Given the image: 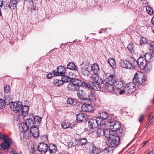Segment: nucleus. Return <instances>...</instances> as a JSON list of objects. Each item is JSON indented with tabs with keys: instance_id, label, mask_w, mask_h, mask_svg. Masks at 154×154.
Listing matches in <instances>:
<instances>
[{
	"instance_id": "10",
	"label": "nucleus",
	"mask_w": 154,
	"mask_h": 154,
	"mask_svg": "<svg viewBox=\"0 0 154 154\" xmlns=\"http://www.w3.org/2000/svg\"><path fill=\"white\" fill-rule=\"evenodd\" d=\"M125 89L126 93L129 94H131L136 90V84L133 82H129L125 86Z\"/></svg>"
},
{
	"instance_id": "55",
	"label": "nucleus",
	"mask_w": 154,
	"mask_h": 154,
	"mask_svg": "<svg viewBox=\"0 0 154 154\" xmlns=\"http://www.w3.org/2000/svg\"><path fill=\"white\" fill-rule=\"evenodd\" d=\"M7 137V136L4 134L2 133H0V139L2 140H3L5 139Z\"/></svg>"
},
{
	"instance_id": "6",
	"label": "nucleus",
	"mask_w": 154,
	"mask_h": 154,
	"mask_svg": "<svg viewBox=\"0 0 154 154\" xmlns=\"http://www.w3.org/2000/svg\"><path fill=\"white\" fill-rule=\"evenodd\" d=\"M146 81V78L143 73L137 74L136 73L133 79V82L136 85L137 83L142 85Z\"/></svg>"
},
{
	"instance_id": "2",
	"label": "nucleus",
	"mask_w": 154,
	"mask_h": 154,
	"mask_svg": "<svg viewBox=\"0 0 154 154\" xmlns=\"http://www.w3.org/2000/svg\"><path fill=\"white\" fill-rule=\"evenodd\" d=\"M120 64L121 66L123 68L132 69L136 66V60L133 58H131L129 61L122 60Z\"/></svg>"
},
{
	"instance_id": "37",
	"label": "nucleus",
	"mask_w": 154,
	"mask_h": 154,
	"mask_svg": "<svg viewBox=\"0 0 154 154\" xmlns=\"http://www.w3.org/2000/svg\"><path fill=\"white\" fill-rule=\"evenodd\" d=\"M70 125V123L69 122L64 121L62 122L61 126L62 128L66 129L69 128Z\"/></svg>"
},
{
	"instance_id": "28",
	"label": "nucleus",
	"mask_w": 154,
	"mask_h": 154,
	"mask_svg": "<svg viewBox=\"0 0 154 154\" xmlns=\"http://www.w3.org/2000/svg\"><path fill=\"white\" fill-rule=\"evenodd\" d=\"M67 81L65 80H63L62 79L61 80H59L57 79H55L54 80V84L55 85L57 86H59L60 85H63L64 82H66Z\"/></svg>"
},
{
	"instance_id": "1",
	"label": "nucleus",
	"mask_w": 154,
	"mask_h": 154,
	"mask_svg": "<svg viewBox=\"0 0 154 154\" xmlns=\"http://www.w3.org/2000/svg\"><path fill=\"white\" fill-rule=\"evenodd\" d=\"M9 105L10 108L16 113H18L19 115L23 116V117L26 116L29 110V106H23L21 102H10Z\"/></svg>"
},
{
	"instance_id": "53",
	"label": "nucleus",
	"mask_w": 154,
	"mask_h": 154,
	"mask_svg": "<svg viewBox=\"0 0 154 154\" xmlns=\"http://www.w3.org/2000/svg\"><path fill=\"white\" fill-rule=\"evenodd\" d=\"M4 92L5 93H8L10 90V88L8 85H6L4 87Z\"/></svg>"
},
{
	"instance_id": "40",
	"label": "nucleus",
	"mask_w": 154,
	"mask_h": 154,
	"mask_svg": "<svg viewBox=\"0 0 154 154\" xmlns=\"http://www.w3.org/2000/svg\"><path fill=\"white\" fill-rule=\"evenodd\" d=\"M0 146L1 149L5 152H6L9 149L10 147L6 145L4 143H1Z\"/></svg>"
},
{
	"instance_id": "50",
	"label": "nucleus",
	"mask_w": 154,
	"mask_h": 154,
	"mask_svg": "<svg viewBox=\"0 0 154 154\" xmlns=\"http://www.w3.org/2000/svg\"><path fill=\"white\" fill-rule=\"evenodd\" d=\"M148 47L150 51H152V52H154V42H152L149 43Z\"/></svg>"
},
{
	"instance_id": "51",
	"label": "nucleus",
	"mask_w": 154,
	"mask_h": 154,
	"mask_svg": "<svg viewBox=\"0 0 154 154\" xmlns=\"http://www.w3.org/2000/svg\"><path fill=\"white\" fill-rule=\"evenodd\" d=\"M115 132H116V134L118 136L121 134L123 135V134L124 133V131L122 129H121V128L119 129L116 131Z\"/></svg>"
},
{
	"instance_id": "29",
	"label": "nucleus",
	"mask_w": 154,
	"mask_h": 154,
	"mask_svg": "<svg viewBox=\"0 0 154 154\" xmlns=\"http://www.w3.org/2000/svg\"><path fill=\"white\" fill-rule=\"evenodd\" d=\"M67 87L69 90L72 91H77L79 88V86L76 85H74L70 83L68 85Z\"/></svg>"
},
{
	"instance_id": "61",
	"label": "nucleus",
	"mask_w": 154,
	"mask_h": 154,
	"mask_svg": "<svg viewBox=\"0 0 154 154\" xmlns=\"http://www.w3.org/2000/svg\"><path fill=\"white\" fill-rule=\"evenodd\" d=\"M125 92H126L125 89V90H122L119 91V94L121 95L124 94Z\"/></svg>"
},
{
	"instance_id": "5",
	"label": "nucleus",
	"mask_w": 154,
	"mask_h": 154,
	"mask_svg": "<svg viewBox=\"0 0 154 154\" xmlns=\"http://www.w3.org/2000/svg\"><path fill=\"white\" fill-rule=\"evenodd\" d=\"M120 141L119 136L114 134L108 140L107 143L112 147L116 146L119 144Z\"/></svg>"
},
{
	"instance_id": "48",
	"label": "nucleus",
	"mask_w": 154,
	"mask_h": 154,
	"mask_svg": "<svg viewBox=\"0 0 154 154\" xmlns=\"http://www.w3.org/2000/svg\"><path fill=\"white\" fill-rule=\"evenodd\" d=\"M88 103H85L83 104L81 107V109L83 111L87 112Z\"/></svg>"
},
{
	"instance_id": "58",
	"label": "nucleus",
	"mask_w": 154,
	"mask_h": 154,
	"mask_svg": "<svg viewBox=\"0 0 154 154\" xmlns=\"http://www.w3.org/2000/svg\"><path fill=\"white\" fill-rule=\"evenodd\" d=\"M144 116L143 114L141 115L140 116V118L139 119V121L140 122H141L143 121L144 119Z\"/></svg>"
},
{
	"instance_id": "21",
	"label": "nucleus",
	"mask_w": 154,
	"mask_h": 154,
	"mask_svg": "<svg viewBox=\"0 0 154 154\" xmlns=\"http://www.w3.org/2000/svg\"><path fill=\"white\" fill-rule=\"evenodd\" d=\"M87 143V140L86 138H83L77 140L75 141L76 145L79 146H83Z\"/></svg>"
},
{
	"instance_id": "9",
	"label": "nucleus",
	"mask_w": 154,
	"mask_h": 154,
	"mask_svg": "<svg viewBox=\"0 0 154 154\" xmlns=\"http://www.w3.org/2000/svg\"><path fill=\"white\" fill-rule=\"evenodd\" d=\"M107 124L109 126L110 128L113 131L119 129L120 128L121 125L120 122L117 121H112L111 120L107 121Z\"/></svg>"
},
{
	"instance_id": "41",
	"label": "nucleus",
	"mask_w": 154,
	"mask_h": 154,
	"mask_svg": "<svg viewBox=\"0 0 154 154\" xmlns=\"http://www.w3.org/2000/svg\"><path fill=\"white\" fill-rule=\"evenodd\" d=\"M67 103L68 104H69L71 105H75L77 103L76 101H75L74 100L71 98H69L67 100Z\"/></svg>"
},
{
	"instance_id": "49",
	"label": "nucleus",
	"mask_w": 154,
	"mask_h": 154,
	"mask_svg": "<svg viewBox=\"0 0 154 154\" xmlns=\"http://www.w3.org/2000/svg\"><path fill=\"white\" fill-rule=\"evenodd\" d=\"M148 43L147 40L144 37H141L140 41V43L141 45Z\"/></svg>"
},
{
	"instance_id": "25",
	"label": "nucleus",
	"mask_w": 154,
	"mask_h": 154,
	"mask_svg": "<svg viewBox=\"0 0 154 154\" xmlns=\"http://www.w3.org/2000/svg\"><path fill=\"white\" fill-rule=\"evenodd\" d=\"M77 95L79 98L82 100H88L84 97L85 93L82 90H79L77 92Z\"/></svg>"
},
{
	"instance_id": "34",
	"label": "nucleus",
	"mask_w": 154,
	"mask_h": 154,
	"mask_svg": "<svg viewBox=\"0 0 154 154\" xmlns=\"http://www.w3.org/2000/svg\"><path fill=\"white\" fill-rule=\"evenodd\" d=\"M91 98L88 100L87 112H92L94 110V108L91 106Z\"/></svg>"
},
{
	"instance_id": "38",
	"label": "nucleus",
	"mask_w": 154,
	"mask_h": 154,
	"mask_svg": "<svg viewBox=\"0 0 154 154\" xmlns=\"http://www.w3.org/2000/svg\"><path fill=\"white\" fill-rule=\"evenodd\" d=\"M92 153V154H98L100 151L99 148L96 146H93Z\"/></svg>"
},
{
	"instance_id": "4",
	"label": "nucleus",
	"mask_w": 154,
	"mask_h": 154,
	"mask_svg": "<svg viewBox=\"0 0 154 154\" xmlns=\"http://www.w3.org/2000/svg\"><path fill=\"white\" fill-rule=\"evenodd\" d=\"M81 84V85L82 87L87 90H89L91 91L93 90L99 91V85L97 84L96 85L94 83H91V82H90V84L85 82H82Z\"/></svg>"
},
{
	"instance_id": "43",
	"label": "nucleus",
	"mask_w": 154,
	"mask_h": 154,
	"mask_svg": "<svg viewBox=\"0 0 154 154\" xmlns=\"http://www.w3.org/2000/svg\"><path fill=\"white\" fill-rule=\"evenodd\" d=\"M55 70H53L51 72H50L47 75V78L48 79H50L54 76H56L55 75Z\"/></svg>"
},
{
	"instance_id": "12",
	"label": "nucleus",
	"mask_w": 154,
	"mask_h": 154,
	"mask_svg": "<svg viewBox=\"0 0 154 154\" xmlns=\"http://www.w3.org/2000/svg\"><path fill=\"white\" fill-rule=\"evenodd\" d=\"M99 117H97L96 119H91L88 122L89 128L91 129H94L96 128L98 125Z\"/></svg>"
},
{
	"instance_id": "22",
	"label": "nucleus",
	"mask_w": 154,
	"mask_h": 154,
	"mask_svg": "<svg viewBox=\"0 0 154 154\" xmlns=\"http://www.w3.org/2000/svg\"><path fill=\"white\" fill-rule=\"evenodd\" d=\"M87 116L83 113H79L76 115V120L78 121H85Z\"/></svg>"
},
{
	"instance_id": "8",
	"label": "nucleus",
	"mask_w": 154,
	"mask_h": 154,
	"mask_svg": "<svg viewBox=\"0 0 154 154\" xmlns=\"http://www.w3.org/2000/svg\"><path fill=\"white\" fill-rule=\"evenodd\" d=\"M33 121L30 119H27L25 122H22L20 125V127L22 129L23 132L28 131L29 128H31Z\"/></svg>"
},
{
	"instance_id": "63",
	"label": "nucleus",
	"mask_w": 154,
	"mask_h": 154,
	"mask_svg": "<svg viewBox=\"0 0 154 154\" xmlns=\"http://www.w3.org/2000/svg\"><path fill=\"white\" fill-rule=\"evenodd\" d=\"M148 143L147 141H144L142 144V146H144L145 144H146Z\"/></svg>"
},
{
	"instance_id": "35",
	"label": "nucleus",
	"mask_w": 154,
	"mask_h": 154,
	"mask_svg": "<svg viewBox=\"0 0 154 154\" xmlns=\"http://www.w3.org/2000/svg\"><path fill=\"white\" fill-rule=\"evenodd\" d=\"M70 83L73 84L74 85H76L79 86V85L81 82V81L77 79H72L70 80Z\"/></svg>"
},
{
	"instance_id": "60",
	"label": "nucleus",
	"mask_w": 154,
	"mask_h": 154,
	"mask_svg": "<svg viewBox=\"0 0 154 154\" xmlns=\"http://www.w3.org/2000/svg\"><path fill=\"white\" fill-rule=\"evenodd\" d=\"M44 154H54L52 152H51L50 151L48 150L46 151Z\"/></svg>"
},
{
	"instance_id": "47",
	"label": "nucleus",
	"mask_w": 154,
	"mask_h": 154,
	"mask_svg": "<svg viewBox=\"0 0 154 154\" xmlns=\"http://www.w3.org/2000/svg\"><path fill=\"white\" fill-rule=\"evenodd\" d=\"M6 102L2 99H0V108H3L5 107Z\"/></svg>"
},
{
	"instance_id": "45",
	"label": "nucleus",
	"mask_w": 154,
	"mask_h": 154,
	"mask_svg": "<svg viewBox=\"0 0 154 154\" xmlns=\"http://www.w3.org/2000/svg\"><path fill=\"white\" fill-rule=\"evenodd\" d=\"M99 119V122H98V125L103 126L105 125L106 124V122L105 121L106 119H103L100 118Z\"/></svg>"
},
{
	"instance_id": "11",
	"label": "nucleus",
	"mask_w": 154,
	"mask_h": 154,
	"mask_svg": "<svg viewBox=\"0 0 154 154\" xmlns=\"http://www.w3.org/2000/svg\"><path fill=\"white\" fill-rule=\"evenodd\" d=\"M66 67L62 66H59L57 68L56 70H55V75L56 76H62V77L67 78V76H65V72L66 71Z\"/></svg>"
},
{
	"instance_id": "44",
	"label": "nucleus",
	"mask_w": 154,
	"mask_h": 154,
	"mask_svg": "<svg viewBox=\"0 0 154 154\" xmlns=\"http://www.w3.org/2000/svg\"><path fill=\"white\" fill-rule=\"evenodd\" d=\"M4 143L8 146H10L11 145V140L8 137L3 140Z\"/></svg>"
},
{
	"instance_id": "42",
	"label": "nucleus",
	"mask_w": 154,
	"mask_h": 154,
	"mask_svg": "<svg viewBox=\"0 0 154 154\" xmlns=\"http://www.w3.org/2000/svg\"><path fill=\"white\" fill-rule=\"evenodd\" d=\"M127 48L128 50L131 52H132L134 51V44L132 42H131L128 45Z\"/></svg>"
},
{
	"instance_id": "31",
	"label": "nucleus",
	"mask_w": 154,
	"mask_h": 154,
	"mask_svg": "<svg viewBox=\"0 0 154 154\" xmlns=\"http://www.w3.org/2000/svg\"><path fill=\"white\" fill-rule=\"evenodd\" d=\"M112 84H106L105 87V90H106L108 92H111L113 91L114 88Z\"/></svg>"
},
{
	"instance_id": "20",
	"label": "nucleus",
	"mask_w": 154,
	"mask_h": 154,
	"mask_svg": "<svg viewBox=\"0 0 154 154\" xmlns=\"http://www.w3.org/2000/svg\"><path fill=\"white\" fill-rule=\"evenodd\" d=\"M100 117L103 119H111L112 118L111 116H109L108 113L105 111L100 112Z\"/></svg>"
},
{
	"instance_id": "23",
	"label": "nucleus",
	"mask_w": 154,
	"mask_h": 154,
	"mask_svg": "<svg viewBox=\"0 0 154 154\" xmlns=\"http://www.w3.org/2000/svg\"><path fill=\"white\" fill-rule=\"evenodd\" d=\"M115 76L113 75H109L108 78L106 79V81L107 84H112L114 85L115 82Z\"/></svg>"
},
{
	"instance_id": "18",
	"label": "nucleus",
	"mask_w": 154,
	"mask_h": 154,
	"mask_svg": "<svg viewBox=\"0 0 154 154\" xmlns=\"http://www.w3.org/2000/svg\"><path fill=\"white\" fill-rule=\"evenodd\" d=\"M145 59L147 62H152L154 59V52L146 53L144 56Z\"/></svg>"
},
{
	"instance_id": "32",
	"label": "nucleus",
	"mask_w": 154,
	"mask_h": 154,
	"mask_svg": "<svg viewBox=\"0 0 154 154\" xmlns=\"http://www.w3.org/2000/svg\"><path fill=\"white\" fill-rule=\"evenodd\" d=\"M48 147L49 149L48 150L54 154L55 153L57 150V146L55 144L53 143L50 144L49 145Z\"/></svg>"
},
{
	"instance_id": "59",
	"label": "nucleus",
	"mask_w": 154,
	"mask_h": 154,
	"mask_svg": "<svg viewBox=\"0 0 154 154\" xmlns=\"http://www.w3.org/2000/svg\"><path fill=\"white\" fill-rule=\"evenodd\" d=\"M31 154H41L39 151L37 150H35L33 152H32Z\"/></svg>"
},
{
	"instance_id": "7",
	"label": "nucleus",
	"mask_w": 154,
	"mask_h": 154,
	"mask_svg": "<svg viewBox=\"0 0 154 154\" xmlns=\"http://www.w3.org/2000/svg\"><path fill=\"white\" fill-rule=\"evenodd\" d=\"M92 78L94 82H91V83H94L96 85H99V90L101 87H103L104 85L103 84V81L102 79L99 75V74H94L92 77Z\"/></svg>"
},
{
	"instance_id": "19",
	"label": "nucleus",
	"mask_w": 154,
	"mask_h": 154,
	"mask_svg": "<svg viewBox=\"0 0 154 154\" xmlns=\"http://www.w3.org/2000/svg\"><path fill=\"white\" fill-rule=\"evenodd\" d=\"M116 87L118 89L121 90L124 88H125V84L121 80L115 81L114 84Z\"/></svg>"
},
{
	"instance_id": "39",
	"label": "nucleus",
	"mask_w": 154,
	"mask_h": 154,
	"mask_svg": "<svg viewBox=\"0 0 154 154\" xmlns=\"http://www.w3.org/2000/svg\"><path fill=\"white\" fill-rule=\"evenodd\" d=\"M104 129L103 128H99L97 131V134L98 137L104 135Z\"/></svg>"
},
{
	"instance_id": "17",
	"label": "nucleus",
	"mask_w": 154,
	"mask_h": 154,
	"mask_svg": "<svg viewBox=\"0 0 154 154\" xmlns=\"http://www.w3.org/2000/svg\"><path fill=\"white\" fill-rule=\"evenodd\" d=\"M38 149L40 152H45L48 149V145L45 143H41L38 146Z\"/></svg>"
},
{
	"instance_id": "30",
	"label": "nucleus",
	"mask_w": 154,
	"mask_h": 154,
	"mask_svg": "<svg viewBox=\"0 0 154 154\" xmlns=\"http://www.w3.org/2000/svg\"><path fill=\"white\" fill-rule=\"evenodd\" d=\"M108 63L111 67L113 69L116 68V64L115 60L114 59L110 58L108 60Z\"/></svg>"
},
{
	"instance_id": "24",
	"label": "nucleus",
	"mask_w": 154,
	"mask_h": 154,
	"mask_svg": "<svg viewBox=\"0 0 154 154\" xmlns=\"http://www.w3.org/2000/svg\"><path fill=\"white\" fill-rule=\"evenodd\" d=\"M67 69L73 70L78 71V67L73 62H69L67 65Z\"/></svg>"
},
{
	"instance_id": "16",
	"label": "nucleus",
	"mask_w": 154,
	"mask_h": 154,
	"mask_svg": "<svg viewBox=\"0 0 154 154\" xmlns=\"http://www.w3.org/2000/svg\"><path fill=\"white\" fill-rule=\"evenodd\" d=\"M104 135L109 139L116 134V132L113 131L110 128L104 130Z\"/></svg>"
},
{
	"instance_id": "13",
	"label": "nucleus",
	"mask_w": 154,
	"mask_h": 154,
	"mask_svg": "<svg viewBox=\"0 0 154 154\" xmlns=\"http://www.w3.org/2000/svg\"><path fill=\"white\" fill-rule=\"evenodd\" d=\"M38 126L34 125V122H33V124H32L30 128L31 132L33 137H38L39 136Z\"/></svg>"
},
{
	"instance_id": "3",
	"label": "nucleus",
	"mask_w": 154,
	"mask_h": 154,
	"mask_svg": "<svg viewBox=\"0 0 154 154\" xmlns=\"http://www.w3.org/2000/svg\"><path fill=\"white\" fill-rule=\"evenodd\" d=\"M137 64L141 70H145L146 72L147 71H149L150 69H149L147 66V63L146 61L145 58L143 57H140L136 61V64Z\"/></svg>"
},
{
	"instance_id": "33",
	"label": "nucleus",
	"mask_w": 154,
	"mask_h": 154,
	"mask_svg": "<svg viewBox=\"0 0 154 154\" xmlns=\"http://www.w3.org/2000/svg\"><path fill=\"white\" fill-rule=\"evenodd\" d=\"M102 151L104 154H111L113 150L112 147L109 146L105 149Z\"/></svg>"
},
{
	"instance_id": "56",
	"label": "nucleus",
	"mask_w": 154,
	"mask_h": 154,
	"mask_svg": "<svg viewBox=\"0 0 154 154\" xmlns=\"http://www.w3.org/2000/svg\"><path fill=\"white\" fill-rule=\"evenodd\" d=\"M35 150L34 149V145L33 144H32L30 149L29 152L31 154L32 152H33Z\"/></svg>"
},
{
	"instance_id": "36",
	"label": "nucleus",
	"mask_w": 154,
	"mask_h": 154,
	"mask_svg": "<svg viewBox=\"0 0 154 154\" xmlns=\"http://www.w3.org/2000/svg\"><path fill=\"white\" fill-rule=\"evenodd\" d=\"M23 132V137L27 139H28L31 137V134H32L31 132L30 131H29V130H28Z\"/></svg>"
},
{
	"instance_id": "14",
	"label": "nucleus",
	"mask_w": 154,
	"mask_h": 154,
	"mask_svg": "<svg viewBox=\"0 0 154 154\" xmlns=\"http://www.w3.org/2000/svg\"><path fill=\"white\" fill-rule=\"evenodd\" d=\"M91 70L89 67L87 66H85L82 67L80 70V72L82 75L85 76L88 75L91 72Z\"/></svg>"
},
{
	"instance_id": "64",
	"label": "nucleus",
	"mask_w": 154,
	"mask_h": 154,
	"mask_svg": "<svg viewBox=\"0 0 154 154\" xmlns=\"http://www.w3.org/2000/svg\"><path fill=\"white\" fill-rule=\"evenodd\" d=\"M151 21L152 24L153 25V26H154V17L152 18Z\"/></svg>"
},
{
	"instance_id": "52",
	"label": "nucleus",
	"mask_w": 154,
	"mask_h": 154,
	"mask_svg": "<svg viewBox=\"0 0 154 154\" xmlns=\"http://www.w3.org/2000/svg\"><path fill=\"white\" fill-rule=\"evenodd\" d=\"M13 98L12 96L11 95H5V102L7 101L11 100Z\"/></svg>"
},
{
	"instance_id": "27",
	"label": "nucleus",
	"mask_w": 154,
	"mask_h": 154,
	"mask_svg": "<svg viewBox=\"0 0 154 154\" xmlns=\"http://www.w3.org/2000/svg\"><path fill=\"white\" fill-rule=\"evenodd\" d=\"M34 125L39 126L40 125L42 118L38 116H36L33 118Z\"/></svg>"
},
{
	"instance_id": "15",
	"label": "nucleus",
	"mask_w": 154,
	"mask_h": 154,
	"mask_svg": "<svg viewBox=\"0 0 154 154\" xmlns=\"http://www.w3.org/2000/svg\"><path fill=\"white\" fill-rule=\"evenodd\" d=\"M19 0H11V1L7 3L6 6L11 9H14L16 8L17 4Z\"/></svg>"
},
{
	"instance_id": "46",
	"label": "nucleus",
	"mask_w": 154,
	"mask_h": 154,
	"mask_svg": "<svg viewBox=\"0 0 154 154\" xmlns=\"http://www.w3.org/2000/svg\"><path fill=\"white\" fill-rule=\"evenodd\" d=\"M146 10L147 13L151 15L153 14V10L149 6H147L146 7Z\"/></svg>"
},
{
	"instance_id": "62",
	"label": "nucleus",
	"mask_w": 154,
	"mask_h": 154,
	"mask_svg": "<svg viewBox=\"0 0 154 154\" xmlns=\"http://www.w3.org/2000/svg\"><path fill=\"white\" fill-rule=\"evenodd\" d=\"M154 118V116H152V118L151 119H150L149 120V121L148 123L149 124V125H150L152 123V120Z\"/></svg>"
},
{
	"instance_id": "54",
	"label": "nucleus",
	"mask_w": 154,
	"mask_h": 154,
	"mask_svg": "<svg viewBox=\"0 0 154 154\" xmlns=\"http://www.w3.org/2000/svg\"><path fill=\"white\" fill-rule=\"evenodd\" d=\"M7 137V136L4 134L2 133H0V139L2 140H3L5 139Z\"/></svg>"
},
{
	"instance_id": "57",
	"label": "nucleus",
	"mask_w": 154,
	"mask_h": 154,
	"mask_svg": "<svg viewBox=\"0 0 154 154\" xmlns=\"http://www.w3.org/2000/svg\"><path fill=\"white\" fill-rule=\"evenodd\" d=\"M73 142L72 140H70V141L67 143V146L69 147H71L73 146Z\"/></svg>"
},
{
	"instance_id": "26",
	"label": "nucleus",
	"mask_w": 154,
	"mask_h": 154,
	"mask_svg": "<svg viewBox=\"0 0 154 154\" xmlns=\"http://www.w3.org/2000/svg\"><path fill=\"white\" fill-rule=\"evenodd\" d=\"M93 71L94 74H99L100 73V69L98 65L96 63L93 64L91 66V70Z\"/></svg>"
}]
</instances>
